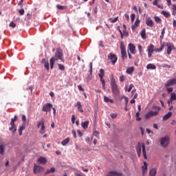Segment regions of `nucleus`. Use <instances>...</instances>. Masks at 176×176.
<instances>
[{"label":"nucleus","instance_id":"obj_5","mask_svg":"<svg viewBox=\"0 0 176 176\" xmlns=\"http://www.w3.org/2000/svg\"><path fill=\"white\" fill-rule=\"evenodd\" d=\"M16 120H17L16 116H14V118L11 119V122H10L11 127L9 128V130L10 131H12L13 134H14L16 133V126L14 125V122H16Z\"/></svg>","mask_w":176,"mask_h":176},{"label":"nucleus","instance_id":"obj_60","mask_svg":"<svg viewBox=\"0 0 176 176\" xmlns=\"http://www.w3.org/2000/svg\"><path fill=\"white\" fill-rule=\"evenodd\" d=\"M22 121L23 122H25V121H26V117H25V116H22Z\"/></svg>","mask_w":176,"mask_h":176},{"label":"nucleus","instance_id":"obj_1","mask_svg":"<svg viewBox=\"0 0 176 176\" xmlns=\"http://www.w3.org/2000/svg\"><path fill=\"white\" fill-rule=\"evenodd\" d=\"M63 56V50L61 49H58L57 51L55 52L54 56L52 57L50 60L51 69H53L55 61H58V60H60L62 62H64Z\"/></svg>","mask_w":176,"mask_h":176},{"label":"nucleus","instance_id":"obj_64","mask_svg":"<svg viewBox=\"0 0 176 176\" xmlns=\"http://www.w3.org/2000/svg\"><path fill=\"white\" fill-rule=\"evenodd\" d=\"M50 170V173H54L56 170V169L54 167H52Z\"/></svg>","mask_w":176,"mask_h":176},{"label":"nucleus","instance_id":"obj_39","mask_svg":"<svg viewBox=\"0 0 176 176\" xmlns=\"http://www.w3.org/2000/svg\"><path fill=\"white\" fill-rule=\"evenodd\" d=\"M173 15H176V5H173Z\"/></svg>","mask_w":176,"mask_h":176},{"label":"nucleus","instance_id":"obj_19","mask_svg":"<svg viewBox=\"0 0 176 176\" xmlns=\"http://www.w3.org/2000/svg\"><path fill=\"white\" fill-rule=\"evenodd\" d=\"M76 107H77V109H78V111H80L81 113L83 112L82 106L80 102H77Z\"/></svg>","mask_w":176,"mask_h":176},{"label":"nucleus","instance_id":"obj_36","mask_svg":"<svg viewBox=\"0 0 176 176\" xmlns=\"http://www.w3.org/2000/svg\"><path fill=\"white\" fill-rule=\"evenodd\" d=\"M58 69L61 71H64L65 70V66L60 63H58Z\"/></svg>","mask_w":176,"mask_h":176},{"label":"nucleus","instance_id":"obj_47","mask_svg":"<svg viewBox=\"0 0 176 176\" xmlns=\"http://www.w3.org/2000/svg\"><path fill=\"white\" fill-rule=\"evenodd\" d=\"M125 76H120V82H124V80H125Z\"/></svg>","mask_w":176,"mask_h":176},{"label":"nucleus","instance_id":"obj_38","mask_svg":"<svg viewBox=\"0 0 176 176\" xmlns=\"http://www.w3.org/2000/svg\"><path fill=\"white\" fill-rule=\"evenodd\" d=\"M155 20L157 23H162V19L159 16H155Z\"/></svg>","mask_w":176,"mask_h":176},{"label":"nucleus","instance_id":"obj_17","mask_svg":"<svg viewBox=\"0 0 176 176\" xmlns=\"http://www.w3.org/2000/svg\"><path fill=\"white\" fill-rule=\"evenodd\" d=\"M38 162L41 164H45L47 163V160L45 157H40L38 160Z\"/></svg>","mask_w":176,"mask_h":176},{"label":"nucleus","instance_id":"obj_44","mask_svg":"<svg viewBox=\"0 0 176 176\" xmlns=\"http://www.w3.org/2000/svg\"><path fill=\"white\" fill-rule=\"evenodd\" d=\"M122 34H123V36L127 37L129 36V33L128 32L126 31V30H123Z\"/></svg>","mask_w":176,"mask_h":176},{"label":"nucleus","instance_id":"obj_56","mask_svg":"<svg viewBox=\"0 0 176 176\" xmlns=\"http://www.w3.org/2000/svg\"><path fill=\"white\" fill-rule=\"evenodd\" d=\"M77 133H78V135L80 137V138H81L82 136V133H81V131H77Z\"/></svg>","mask_w":176,"mask_h":176},{"label":"nucleus","instance_id":"obj_9","mask_svg":"<svg viewBox=\"0 0 176 176\" xmlns=\"http://www.w3.org/2000/svg\"><path fill=\"white\" fill-rule=\"evenodd\" d=\"M155 51V46L153 44H150L148 46V56L149 58L152 57L153 52Z\"/></svg>","mask_w":176,"mask_h":176},{"label":"nucleus","instance_id":"obj_29","mask_svg":"<svg viewBox=\"0 0 176 176\" xmlns=\"http://www.w3.org/2000/svg\"><path fill=\"white\" fill-rule=\"evenodd\" d=\"M45 126L44 120L42 119L40 122H37V127L39 128L40 126Z\"/></svg>","mask_w":176,"mask_h":176},{"label":"nucleus","instance_id":"obj_45","mask_svg":"<svg viewBox=\"0 0 176 176\" xmlns=\"http://www.w3.org/2000/svg\"><path fill=\"white\" fill-rule=\"evenodd\" d=\"M24 12H25V11H24L23 8L20 9L19 10V13L20 14L21 16H23L24 14Z\"/></svg>","mask_w":176,"mask_h":176},{"label":"nucleus","instance_id":"obj_22","mask_svg":"<svg viewBox=\"0 0 176 176\" xmlns=\"http://www.w3.org/2000/svg\"><path fill=\"white\" fill-rule=\"evenodd\" d=\"M146 69H152V70H155L156 69V66L154 64L152 63H148L146 66Z\"/></svg>","mask_w":176,"mask_h":176},{"label":"nucleus","instance_id":"obj_25","mask_svg":"<svg viewBox=\"0 0 176 176\" xmlns=\"http://www.w3.org/2000/svg\"><path fill=\"white\" fill-rule=\"evenodd\" d=\"M89 124V121H86V122H82V123H81V126H82V127L85 130L87 129Z\"/></svg>","mask_w":176,"mask_h":176},{"label":"nucleus","instance_id":"obj_31","mask_svg":"<svg viewBox=\"0 0 176 176\" xmlns=\"http://www.w3.org/2000/svg\"><path fill=\"white\" fill-rule=\"evenodd\" d=\"M141 35H142V38L144 40L146 39V29H143L141 31Z\"/></svg>","mask_w":176,"mask_h":176},{"label":"nucleus","instance_id":"obj_6","mask_svg":"<svg viewBox=\"0 0 176 176\" xmlns=\"http://www.w3.org/2000/svg\"><path fill=\"white\" fill-rule=\"evenodd\" d=\"M104 69H100L99 77H100V81H101V82H102V89H103L104 90H105V85H106V83H105L104 80H103V77H104Z\"/></svg>","mask_w":176,"mask_h":176},{"label":"nucleus","instance_id":"obj_40","mask_svg":"<svg viewBox=\"0 0 176 176\" xmlns=\"http://www.w3.org/2000/svg\"><path fill=\"white\" fill-rule=\"evenodd\" d=\"M171 101H173V100H176V94L173 93V94H171Z\"/></svg>","mask_w":176,"mask_h":176},{"label":"nucleus","instance_id":"obj_49","mask_svg":"<svg viewBox=\"0 0 176 176\" xmlns=\"http://www.w3.org/2000/svg\"><path fill=\"white\" fill-rule=\"evenodd\" d=\"M89 67H90V74H92V69H93V63L91 62L90 64H89Z\"/></svg>","mask_w":176,"mask_h":176},{"label":"nucleus","instance_id":"obj_18","mask_svg":"<svg viewBox=\"0 0 176 176\" xmlns=\"http://www.w3.org/2000/svg\"><path fill=\"white\" fill-rule=\"evenodd\" d=\"M172 116V113L171 111H168V113H166L165 116L163 117V120L166 121L168 120L170 117Z\"/></svg>","mask_w":176,"mask_h":176},{"label":"nucleus","instance_id":"obj_59","mask_svg":"<svg viewBox=\"0 0 176 176\" xmlns=\"http://www.w3.org/2000/svg\"><path fill=\"white\" fill-rule=\"evenodd\" d=\"M138 50H139V52H140V53H142V47L141 45H140L138 46Z\"/></svg>","mask_w":176,"mask_h":176},{"label":"nucleus","instance_id":"obj_43","mask_svg":"<svg viewBox=\"0 0 176 176\" xmlns=\"http://www.w3.org/2000/svg\"><path fill=\"white\" fill-rule=\"evenodd\" d=\"M110 116L111 117V118L115 119L117 118L118 114H116V113H112L111 114H110Z\"/></svg>","mask_w":176,"mask_h":176},{"label":"nucleus","instance_id":"obj_14","mask_svg":"<svg viewBox=\"0 0 176 176\" xmlns=\"http://www.w3.org/2000/svg\"><path fill=\"white\" fill-rule=\"evenodd\" d=\"M42 64H43L45 68L47 69V71H49L50 69V65L48 63V60L47 58H43L41 60Z\"/></svg>","mask_w":176,"mask_h":176},{"label":"nucleus","instance_id":"obj_37","mask_svg":"<svg viewBox=\"0 0 176 176\" xmlns=\"http://www.w3.org/2000/svg\"><path fill=\"white\" fill-rule=\"evenodd\" d=\"M25 126H22L19 128L18 132H19V135H22V131L25 129Z\"/></svg>","mask_w":176,"mask_h":176},{"label":"nucleus","instance_id":"obj_30","mask_svg":"<svg viewBox=\"0 0 176 176\" xmlns=\"http://www.w3.org/2000/svg\"><path fill=\"white\" fill-rule=\"evenodd\" d=\"M173 46L171 45H168L167 54H168V55H170V54H171V52H172V50H173Z\"/></svg>","mask_w":176,"mask_h":176},{"label":"nucleus","instance_id":"obj_52","mask_svg":"<svg viewBox=\"0 0 176 176\" xmlns=\"http://www.w3.org/2000/svg\"><path fill=\"white\" fill-rule=\"evenodd\" d=\"M75 116H74V114L72 116V124L75 123Z\"/></svg>","mask_w":176,"mask_h":176},{"label":"nucleus","instance_id":"obj_20","mask_svg":"<svg viewBox=\"0 0 176 176\" xmlns=\"http://www.w3.org/2000/svg\"><path fill=\"white\" fill-rule=\"evenodd\" d=\"M137 153H138V157H140L141 153H142V146L140 143H139V144L137 146Z\"/></svg>","mask_w":176,"mask_h":176},{"label":"nucleus","instance_id":"obj_15","mask_svg":"<svg viewBox=\"0 0 176 176\" xmlns=\"http://www.w3.org/2000/svg\"><path fill=\"white\" fill-rule=\"evenodd\" d=\"M122 173H118L117 171H111L107 175V176H122Z\"/></svg>","mask_w":176,"mask_h":176},{"label":"nucleus","instance_id":"obj_28","mask_svg":"<svg viewBox=\"0 0 176 176\" xmlns=\"http://www.w3.org/2000/svg\"><path fill=\"white\" fill-rule=\"evenodd\" d=\"M162 14H163L166 18L170 16V13L169 12H166V10H162Z\"/></svg>","mask_w":176,"mask_h":176},{"label":"nucleus","instance_id":"obj_32","mask_svg":"<svg viewBox=\"0 0 176 176\" xmlns=\"http://www.w3.org/2000/svg\"><path fill=\"white\" fill-rule=\"evenodd\" d=\"M153 109L155 110V111H158V114H159L161 107H159V106H156V104H153Z\"/></svg>","mask_w":176,"mask_h":176},{"label":"nucleus","instance_id":"obj_8","mask_svg":"<svg viewBox=\"0 0 176 176\" xmlns=\"http://www.w3.org/2000/svg\"><path fill=\"white\" fill-rule=\"evenodd\" d=\"M52 103H46L45 104H43L42 111L44 112H46V114L47 112H50L51 111V109L52 108Z\"/></svg>","mask_w":176,"mask_h":176},{"label":"nucleus","instance_id":"obj_2","mask_svg":"<svg viewBox=\"0 0 176 176\" xmlns=\"http://www.w3.org/2000/svg\"><path fill=\"white\" fill-rule=\"evenodd\" d=\"M111 80V89L112 92L115 96H118L120 94V91L118 89V87L116 82V80L113 77V74H111L110 76Z\"/></svg>","mask_w":176,"mask_h":176},{"label":"nucleus","instance_id":"obj_27","mask_svg":"<svg viewBox=\"0 0 176 176\" xmlns=\"http://www.w3.org/2000/svg\"><path fill=\"white\" fill-rule=\"evenodd\" d=\"M118 19H119L118 16H116V17H115L114 19H113V18H109V19H108V21H109V22H111V23H116V22L118 21Z\"/></svg>","mask_w":176,"mask_h":176},{"label":"nucleus","instance_id":"obj_13","mask_svg":"<svg viewBox=\"0 0 176 176\" xmlns=\"http://www.w3.org/2000/svg\"><path fill=\"white\" fill-rule=\"evenodd\" d=\"M176 85V78H173V80H168L166 84V87H168Z\"/></svg>","mask_w":176,"mask_h":176},{"label":"nucleus","instance_id":"obj_46","mask_svg":"<svg viewBox=\"0 0 176 176\" xmlns=\"http://www.w3.org/2000/svg\"><path fill=\"white\" fill-rule=\"evenodd\" d=\"M10 27L12 28H14L16 27V24L13 21H11L10 23Z\"/></svg>","mask_w":176,"mask_h":176},{"label":"nucleus","instance_id":"obj_23","mask_svg":"<svg viewBox=\"0 0 176 176\" xmlns=\"http://www.w3.org/2000/svg\"><path fill=\"white\" fill-rule=\"evenodd\" d=\"M142 153H143L144 157L145 160H147L145 144H142Z\"/></svg>","mask_w":176,"mask_h":176},{"label":"nucleus","instance_id":"obj_54","mask_svg":"<svg viewBox=\"0 0 176 176\" xmlns=\"http://www.w3.org/2000/svg\"><path fill=\"white\" fill-rule=\"evenodd\" d=\"M134 87L133 84H131L128 89V92H130L132 90V88Z\"/></svg>","mask_w":176,"mask_h":176},{"label":"nucleus","instance_id":"obj_16","mask_svg":"<svg viewBox=\"0 0 176 176\" xmlns=\"http://www.w3.org/2000/svg\"><path fill=\"white\" fill-rule=\"evenodd\" d=\"M146 23L148 26H149L151 28H153V25H154L153 20L150 17H148L146 19Z\"/></svg>","mask_w":176,"mask_h":176},{"label":"nucleus","instance_id":"obj_10","mask_svg":"<svg viewBox=\"0 0 176 176\" xmlns=\"http://www.w3.org/2000/svg\"><path fill=\"white\" fill-rule=\"evenodd\" d=\"M128 51L129 52H131L132 54H135L136 51H135V46L134 45L133 43H129L128 45Z\"/></svg>","mask_w":176,"mask_h":176},{"label":"nucleus","instance_id":"obj_7","mask_svg":"<svg viewBox=\"0 0 176 176\" xmlns=\"http://www.w3.org/2000/svg\"><path fill=\"white\" fill-rule=\"evenodd\" d=\"M108 59L111 61L112 65H115L117 62L118 57L115 54L109 53L108 55Z\"/></svg>","mask_w":176,"mask_h":176},{"label":"nucleus","instance_id":"obj_21","mask_svg":"<svg viewBox=\"0 0 176 176\" xmlns=\"http://www.w3.org/2000/svg\"><path fill=\"white\" fill-rule=\"evenodd\" d=\"M140 23V19L138 18L135 22V24L134 25H132L131 28H132V30H135L136 28H138V26L139 25Z\"/></svg>","mask_w":176,"mask_h":176},{"label":"nucleus","instance_id":"obj_53","mask_svg":"<svg viewBox=\"0 0 176 176\" xmlns=\"http://www.w3.org/2000/svg\"><path fill=\"white\" fill-rule=\"evenodd\" d=\"M78 89L81 91H85L84 88H82L81 85H78Z\"/></svg>","mask_w":176,"mask_h":176},{"label":"nucleus","instance_id":"obj_26","mask_svg":"<svg viewBox=\"0 0 176 176\" xmlns=\"http://www.w3.org/2000/svg\"><path fill=\"white\" fill-rule=\"evenodd\" d=\"M134 71V67H130L126 69V73L129 75L132 74Z\"/></svg>","mask_w":176,"mask_h":176},{"label":"nucleus","instance_id":"obj_62","mask_svg":"<svg viewBox=\"0 0 176 176\" xmlns=\"http://www.w3.org/2000/svg\"><path fill=\"white\" fill-rule=\"evenodd\" d=\"M99 45H100V47H104L103 42H102V41H100V42H99Z\"/></svg>","mask_w":176,"mask_h":176},{"label":"nucleus","instance_id":"obj_55","mask_svg":"<svg viewBox=\"0 0 176 176\" xmlns=\"http://www.w3.org/2000/svg\"><path fill=\"white\" fill-rule=\"evenodd\" d=\"M163 67H167V68H168V69H170V68H171V66H170V65L164 64V65H163Z\"/></svg>","mask_w":176,"mask_h":176},{"label":"nucleus","instance_id":"obj_41","mask_svg":"<svg viewBox=\"0 0 176 176\" xmlns=\"http://www.w3.org/2000/svg\"><path fill=\"white\" fill-rule=\"evenodd\" d=\"M4 153V146L3 145L0 146V153L1 155H3Z\"/></svg>","mask_w":176,"mask_h":176},{"label":"nucleus","instance_id":"obj_61","mask_svg":"<svg viewBox=\"0 0 176 176\" xmlns=\"http://www.w3.org/2000/svg\"><path fill=\"white\" fill-rule=\"evenodd\" d=\"M124 99H125V102H126V105H127V104L129 103V99L126 96H124Z\"/></svg>","mask_w":176,"mask_h":176},{"label":"nucleus","instance_id":"obj_4","mask_svg":"<svg viewBox=\"0 0 176 176\" xmlns=\"http://www.w3.org/2000/svg\"><path fill=\"white\" fill-rule=\"evenodd\" d=\"M170 142V139L168 136H165L164 138H162L160 140V144L162 147L166 148Z\"/></svg>","mask_w":176,"mask_h":176},{"label":"nucleus","instance_id":"obj_33","mask_svg":"<svg viewBox=\"0 0 176 176\" xmlns=\"http://www.w3.org/2000/svg\"><path fill=\"white\" fill-rule=\"evenodd\" d=\"M104 100L105 102H113V100H112V99H109V98H107V96H104Z\"/></svg>","mask_w":176,"mask_h":176},{"label":"nucleus","instance_id":"obj_35","mask_svg":"<svg viewBox=\"0 0 176 176\" xmlns=\"http://www.w3.org/2000/svg\"><path fill=\"white\" fill-rule=\"evenodd\" d=\"M39 133L41 134H44L45 133V125L41 126L40 131H39Z\"/></svg>","mask_w":176,"mask_h":176},{"label":"nucleus","instance_id":"obj_50","mask_svg":"<svg viewBox=\"0 0 176 176\" xmlns=\"http://www.w3.org/2000/svg\"><path fill=\"white\" fill-rule=\"evenodd\" d=\"M94 135L96 136V138H98L99 137V133L96 131H95L94 132Z\"/></svg>","mask_w":176,"mask_h":176},{"label":"nucleus","instance_id":"obj_42","mask_svg":"<svg viewBox=\"0 0 176 176\" xmlns=\"http://www.w3.org/2000/svg\"><path fill=\"white\" fill-rule=\"evenodd\" d=\"M131 21H132V23H133L135 19V14H134V13L131 14Z\"/></svg>","mask_w":176,"mask_h":176},{"label":"nucleus","instance_id":"obj_11","mask_svg":"<svg viewBox=\"0 0 176 176\" xmlns=\"http://www.w3.org/2000/svg\"><path fill=\"white\" fill-rule=\"evenodd\" d=\"M158 114H159L158 111H148V113H147L146 114H145V118H146V119H148L153 116H156Z\"/></svg>","mask_w":176,"mask_h":176},{"label":"nucleus","instance_id":"obj_58","mask_svg":"<svg viewBox=\"0 0 176 176\" xmlns=\"http://www.w3.org/2000/svg\"><path fill=\"white\" fill-rule=\"evenodd\" d=\"M167 91H168V93H171L173 91V88H172V87L167 88Z\"/></svg>","mask_w":176,"mask_h":176},{"label":"nucleus","instance_id":"obj_57","mask_svg":"<svg viewBox=\"0 0 176 176\" xmlns=\"http://www.w3.org/2000/svg\"><path fill=\"white\" fill-rule=\"evenodd\" d=\"M160 0H155L154 1H153V6H157V5H158V1H159Z\"/></svg>","mask_w":176,"mask_h":176},{"label":"nucleus","instance_id":"obj_63","mask_svg":"<svg viewBox=\"0 0 176 176\" xmlns=\"http://www.w3.org/2000/svg\"><path fill=\"white\" fill-rule=\"evenodd\" d=\"M85 141L89 143L90 142V138L89 137L86 138Z\"/></svg>","mask_w":176,"mask_h":176},{"label":"nucleus","instance_id":"obj_51","mask_svg":"<svg viewBox=\"0 0 176 176\" xmlns=\"http://www.w3.org/2000/svg\"><path fill=\"white\" fill-rule=\"evenodd\" d=\"M143 173H145L146 170H148L147 166H142Z\"/></svg>","mask_w":176,"mask_h":176},{"label":"nucleus","instance_id":"obj_12","mask_svg":"<svg viewBox=\"0 0 176 176\" xmlns=\"http://www.w3.org/2000/svg\"><path fill=\"white\" fill-rule=\"evenodd\" d=\"M44 171V168L41 167V166H37V165H34V173H41Z\"/></svg>","mask_w":176,"mask_h":176},{"label":"nucleus","instance_id":"obj_24","mask_svg":"<svg viewBox=\"0 0 176 176\" xmlns=\"http://www.w3.org/2000/svg\"><path fill=\"white\" fill-rule=\"evenodd\" d=\"M157 174V169L155 168H152L149 172L150 176H155Z\"/></svg>","mask_w":176,"mask_h":176},{"label":"nucleus","instance_id":"obj_3","mask_svg":"<svg viewBox=\"0 0 176 176\" xmlns=\"http://www.w3.org/2000/svg\"><path fill=\"white\" fill-rule=\"evenodd\" d=\"M120 50H121V55L123 62H124L127 59V53L126 51V47L124 45V41H121L120 43Z\"/></svg>","mask_w":176,"mask_h":176},{"label":"nucleus","instance_id":"obj_48","mask_svg":"<svg viewBox=\"0 0 176 176\" xmlns=\"http://www.w3.org/2000/svg\"><path fill=\"white\" fill-rule=\"evenodd\" d=\"M57 8L58 10H64L65 7L63 6H61V5H57Z\"/></svg>","mask_w":176,"mask_h":176},{"label":"nucleus","instance_id":"obj_34","mask_svg":"<svg viewBox=\"0 0 176 176\" xmlns=\"http://www.w3.org/2000/svg\"><path fill=\"white\" fill-rule=\"evenodd\" d=\"M69 140H69V138H66L65 140H63V141L61 142L62 145H63V146H65L67 144L69 143Z\"/></svg>","mask_w":176,"mask_h":176}]
</instances>
